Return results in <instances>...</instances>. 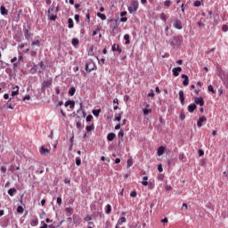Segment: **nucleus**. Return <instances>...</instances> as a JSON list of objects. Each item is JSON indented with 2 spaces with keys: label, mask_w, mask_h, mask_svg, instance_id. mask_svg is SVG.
<instances>
[{
  "label": "nucleus",
  "mask_w": 228,
  "mask_h": 228,
  "mask_svg": "<svg viewBox=\"0 0 228 228\" xmlns=\"http://www.w3.org/2000/svg\"><path fill=\"white\" fill-rule=\"evenodd\" d=\"M183 44V37L182 36H175L173 37V39L170 41L171 47H179Z\"/></svg>",
  "instance_id": "nucleus-1"
},
{
  "label": "nucleus",
  "mask_w": 228,
  "mask_h": 228,
  "mask_svg": "<svg viewBox=\"0 0 228 228\" xmlns=\"http://www.w3.org/2000/svg\"><path fill=\"white\" fill-rule=\"evenodd\" d=\"M138 6H140V4H138V1H133L130 5H128L127 10L129 13L133 14L135 12H138Z\"/></svg>",
  "instance_id": "nucleus-2"
},
{
  "label": "nucleus",
  "mask_w": 228,
  "mask_h": 228,
  "mask_svg": "<svg viewBox=\"0 0 228 228\" xmlns=\"http://www.w3.org/2000/svg\"><path fill=\"white\" fill-rule=\"evenodd\" d=\"M51 85H53V80H52V79L45 80V81L42 83L41 90H42L43 92H45V88H49V86H51Z\"/></svg>",
  "instance_id": "nucleus-3"
},
{
  "label": "nucleus",
  "mask_w": 228,
  "mask_h": 228,
  "mask_svg": "<svg viewBox=\"0 0 228 228\" xmlns=\"http://www.w3.org/2000/svg\"><path fill=\"white\" fill-rule=\"evenodd\" d=\"M94 67H95V64L93 61H90L86 64L85 69L87 72H92V70H94Z\"/></svg>",
  "instance_id": "nucleus-4"
},
{
  "label": "nucleus",
  "mask_w": 228,
  "mask_h": 228,
  "mask_svg": "<svg viewBox=\"0 0 228 228\" xmlns=\"http://www.w3.org/2000/svg\"><path fill=\"white\" fill-rule=\"evenodd\" d=\"M181 77H182V79H183V86H188V85L190 83V77H188V75L183 74L181 76Z\"/></svg>",
  "instance_id": "nucleus-5"
},
{
  "label": "nucleus",
  "mask_w": 228,
  "mask_h": 228,
  "mask_svg": "<svg viewBox=\"0 0 228 228\" xmlns=\"http://www.w3.org/2000/svg\"><path fill=\"white\" fill-rule=\"evenodd\" d=\"M182 70H183V68H181V67L174 68L172 69L173 76H175V77H177V76H179V72H182Z\"/></svg>",
  "instance_id": "nucleus-6"
},
{
  "label": "nucleus",
  "mask_w": 228,
  "mask_h": 228,
  "mask_svg": "<svg viewBox=\"0 0 228 228\" xmlns=\"http://www.w3.org/2000/svg\"><path fill=\"white\" fill-rule=\"evenodd\" d=\"M39 152H40V154H43V156H47V154H49V152H51V151L44 146H41Z\"/></svg>",
  "instance_id": "nucleus-7"
},
{
  "label": "nucleus",
  "mask_w": 228,
  "mask_h": 228,
  "mask_svg": "<svg viewBox=\"0 0 228 228\" xmlns=\"http://www.w3.org/2000/svg\"><path fill=\"white\" fill-rule=\"evenodd\" d=\"M208 120V118L204 116L200 117L198 122H197V126L198 127H202V123L206 122Z\"/></svg>",
  "instance_id": "nucleus-8"
},
{
  "label": "nucleus",
  "mask_w": 228,
  "mask_h": 228,
  "mask_svg": "<svg viewBox=\"0 0 228 228\" xmlns=\"http://www.w3.org/2000/svg\"><path fill=\"white\" fill-rule=\"evenodd\" d=\"M24 36H25L26 40H29V38H31V37H33V34L29 33V27L25 28Z\"/></svg>",
  "instance_id": "nucleus-9"
},
{
  "label": "nucleus",
  "mask_w": 228,
  "mask_h": 228,
  "mask_svg": "<svg viewBox=\"0 0 228 228\" xmlns=\"http://www.w3.org/2000/svg\"><path fill=\"white\" fill-rule=\"evenodd\" d=\"M65 108H68L69 106L70 110H73V108L76 106V102L74 101H68L64 103Z\"/></svg>",
  "instance_id": "nucleus-10"
},
{
  "label": "nucleus",
  "mask_w": 228,
  "mask_h": 228,
  "mask_svg": "<svg viewBox=\"0 0 228 228\" xmlns=\"http://www.w3.org/2000/svg\"><path fill=\"white\" fill-rule=\"evenodd\" d=\"M194 102L200 106H204V99L202 97H196Z\"/></svg>",
  "instance_id": "nucleus-11"
},
{
  "label": "nucleus",
  "mask_w": 228,
  "mask_h": 228,
  "mask_svg": "<svg viewBox=\"0 0 228 228\" xmlns=\"http://www.w3.org/2000/svg\"><path fill=\"white\" fill-rule=\"evenodd\" d=\"M179 100L183 106H184V92L179 91Z\"/></svg>",
  "instance_id": "nucleus-12"
},
{
  "label": "nucleus",
  "mask_w": 228,
  "mask_h": 228,
  "mask_svg": "<svg viewBox=\"0 0 228 228\" xmlns=\"http://www.w3.org/2000/svg\"><path fill=\"white\" fill-rule=\"evenodd\" d=\"M195 110H197V105L195 103L190 104L188 106L189 113H193V111H195Z\"/></svg>",
  "instance_id": "nucleus-13"
},
{
  "label": "nucleus",
  "mask_w": 228,
  "mask_h": 228,
  "mask_svg": "<svg viewBox=\"0 0 228 228\" xmlns=\"http://www.w3.org/2000/svg\"><path fill=\"white\" fill-rule=\"evenodd\" d=\"M174 28H175V29H183V25H181V21L176 20L174 23Z\"/></svg>",
  "instance_id": "nucleus-14"
},
{
  "label": "nucleus",
  "mask_w": 228,
  "mask_h": 228,
  "mask_svg": "<svg viewBox=\"0 0 228 228\" xmlns=\"http://www.w3.org/2000/svg\"><path fill=\"white\" fill-rule=\"evenodd\" d=\"M0 13L1 15H8V10L4 6H0Z\"/></svg>",
  "instance_id": "nucleus-15"
},
{
  "label": "nucleus",
  "mask_w": 228,
  "mask_h": 228,
  "mask_svg": "<svg viewBox=\"0 0 228 228\" xmlns=\"http://www.w3.org/2000/svg\"><path fill=\"white\" fill-rule=\"evenodd\" d=\"M12 90L14 91L12 92L11 95L12 97H15V95L19 94V86H15L14 87H12Z\"/></svg>",
  "instance_id": "nucleus-16"
},
{
  "label": "nucleus",
  "mask_w": 228,
  "mask_h": 228,
  "mask_svg": "<svg viewBox=\"0 0 228 228\" xmlns=\"http://www.w3.org/2000/svg\"><path fill=\"white\" fill-rule=\"evenodd\" d=\"M164 152H165V147L164 146H160V147L158 148V151H157L158 156H163Z\"/></svg>",
  "instance_id": "nucleus-17"
},
{
  "label": "nucleus",
  "mask_w": 228,
  "mask_h": 228,
  "mask_svg": "<svg viewBox=\"0 0 228 228\" xmlns=\"http://www.w3.org/2000/svg\"><path fill=\"white\" fill-rule=\"evenodd\" d=\"M115 133H110L108 135H107V140L109 142H113L115 140Z\"/></svg>",
  "instance_id": "nucleus-18"
},
{
  "label": "nucleus",
  "mask_w": 228,
  "mask_h": 228,
  "mask_svg": "<svg viewBox=\"0 0 228 228\" xmlns=\"http://www.w3.org/2000/svg\"><path fill=\"white\" fill-rule=\"evenodd\" d=\"M148 108H150V105H149V104L146 105V109H143V110H142L143 115H149V113H151V112H152V110L148 109Z\"/></svg>",
  "instance_id": "nucleus-19"
},
{
  "label": "nucleus",
  "mask_w": 228,
  "mask_h": 228,
  "mask_svg": "<svg viewBox=\"0 0 228 228\" xmlns=\"http://www.w3.org/2000/svg\"><path fill=\"white\" fill-rule=\"evenodd\" d=\"M118 141L124 142V130H120L118 134Z\"/></svg>",
  "instance_id": "nucleus-20"
},
{
  "label": "nucleus",
  "mask_w": 228,
  "mask_h": 228,
  "mask_svg": "<svg viewBox=\"0 0 228 228\" xmlns=\"http://www.w3.org/2000/svg\"><path fill=\"white\" fill-rule=\"evenodd\" d=\"M126 222H127V219H126V217L123 216L120 219H118V225H122V224H126Z\"/></svg>",
  "instance_id": "nucleus-21"
},
{
  "label": "nucleus",
  "mask_w": 228,
  "mask_h": 228,
  "mask_svg": "<svg viewBox=\"0 0 228 228\" xmlns=\"http://www.w3.org/2000/svg\"><path fill=\"white\" fill-rule=\"evenodd\" d=\"M68 24H69L68 28H69V29H72V28H74V20H73L71 18H69V19L68 20Z\"/></svg>",
  "instance_id": "nucleus-22"
},
{
  "label": "nucleus",
  "mask_w": 228,
  "mask_h": 228,
  "mask_svg": "<svg viewBox=\"0 0 228 228\" xmlns=\"http://www.w3.org/2000/svg\"><path fill=\"white\" fill-rule=\"evenodd\" d=\"M142 180H143L142 182V186H148L149 185V182H147V181H149V177L148 176H143Z\"/></svg>",
  "instance_id": "nucleus-23"
},
{
  "label": "nucleus",
  "mask_w": 228,
  "mask_h": 228,
  "mask_svg": "<svg viewBox=\"0 0 228 228\" xmlns=\"http://www.w3.org/2000/svg\"><path fill=\"white\" fill-rule=\"evenodd\" d=\"M16 191H17V190H15V188H11L8 190V195H10L11 197H13V195H15Z\"/></svg>",
  "instance_id": "nucleus-24"
},
{
  "label": "nucleus",
  "mask_w": 228,
  "mask_h": 228,
  "mask_svg": "<svg viewBox=\"0 0 228 228\" xmlns=\"http://www.w3.org/2000/svg\"><path fill=\"white\" fill-rule=\"evenodd\" d=\"M49 20H56L57 16L54 13L48 14Z\"/></svg>",
  "instance_id": "nucleus-25"
},
{
  "label": "nucleus",
  "mask_w": 228,
  "mask_h": 228,
  "mask_svg": "<svg viewBox=\"0 0 228 228\" xmlns=\"http://www.w3.org/2000/svg\"><path fill=\"white\" fill-rule=\"evenodd\" d=\"M72 45H74V47H76V45H79V39L77 38H73L71 41Z\"/></svg>",
  "instance_id": "nucleus-26"
},
{
  "label": "nucleus",
  "mask_w": 228,
  "mask_h": 228,
  "mask_svg": "<svg viewBox=\"0 0 228 228\" xmlns=\"http://www.w3.org/2000/svg\"><path fill=\"white\" fill-rule=\"evenodd\" d=\"M97 17H99V19H101L102 20H106V14L104 13L98 12Z\"/></svg>",
  "instance_id": "nucleus-27"
},
{
  "label": "nucleus",
  "mask_w": 228,
  "mask_h": 228,
  "mask_svg": "<svg viewBox=\"0 0 228 228\" xmlns=\"http://www.w3.org/2000/svg\"><path fill=\"white\" fill-rule=\"evenodd\" d=\"M69 94L71 96L74 95L76 94V87H74V86L70 87L69 90Z\"/></svg>",
  "instance_id": "nucleus-28"
},
{
  "label": "nucleus",
  "mask_w": 228,
  "mask_h": 228,
  "mask_svg": "<svg viewBox=\"0 0 228 228\" xmlns=\"http://www.w3.org/2000/svg\"><path fill=\"white\" fill-rule=\"evenodd\" d=\"M100 113H101V109L94 110H93V115H94V117H99Z\"/></svg>",
  "instance_id": "nucleus-29"
},
{
  "label": "nucleus",
  "mask_w": 228,
  "mask_h": 228,
  "mask_svg": "<svg viewBox=\"0 0 228 228\" xmlns=\"http://www.w3.org/2000/svg\"><path fill=\"white\" fill-rule=\"evenodd\" d=\"M87 133H90V131H94V129H95V126H94V125H91V126H87L86 127Z\"/></svg>",
  "instance_id": "nucleus-30"
},
{
  "label": "nucleus",
  "mask_w": 228,
  "mask_h": 228,
  "mask_svg": "<svg viewBox=\"0 0 228 228\" xmlns=\"http://www.w3.org/2000/svg\"><path fill=\"white\" fill-rule=\"evenodd\" d=\"M17 213H20V215H22V213H24V208H22V206H18Z\"/></svg>",
  "instance_id": "nucleus-31"
},
{
  "label": "nucleus",
  "mask_w": 228,
  "mask_h": 228,
  "mask_svg": "<svg viewBox=\"0 0 228 228\" xmlns=\"http://www.w3.org/2000/svg\"><path fill=\"white\" fill-rule=\"evenodd\" d=\"M106 208H107V209L105 210V213H106L107 215H110V213H111V205L108 204V205L106 206Z\"/></svg>",
  "instance_id": "nucleus-32"
},
{
  "label": "nucleus",
  "mask_w": 228,
  "mask_h": 228,
  "mask_svg": "<svg viewBox=\"0 0 228 228\" xmlns=\"http://www.w3.org/2000/svg\"><path fill=\"white\" fill-rule=\"evenodd\" d=\"M171 4H172V2L170 0H166L164 2V6H167V8H170Z\"/></svg>",
  "instance_id": "nucleus-33"
},
{
  "label": "nucleus",
  "mask_w": 228,
  "mask_h": 228,
  "mask_svg": "<svg viewBox=\"0 0 228 228\" xmlns=\"http://www.w3.org/2000/svg\"><path fill=\"white\" fill-rule=\"evenodd\" d=\"M121 118H122V114H116L114 120L120 122Z\"/></svg>",
  "instance_id": "nucleus-34"
},
{
  "label": "nucleus",
  "mask_w": 228,
  "mask_h": 228,
  "mask_svg": "<svg viewBox=\"0 0 228 228\" xmlns=\"http://www.w3.org/2000/svg\"><path fill=\"white\" fill-rule=\"evenodd\" d=\"M31 45H37V47H40V40L33 41Z\"/></svg>",
  "instance_id": "nucleus-35"
},
{
  "label": "nucleus",
  "mask_w": 228,
  "mask_h": 228,
  "mask_svg": "<svg viewBox=\"0 0 228 228\" xmlns=\"http://www.w3.org/2000/svg\"><path fill=\"white\" fill-rule=\"evenodd\" d=\"M200 4H202V3H200V1H199V0L194 1L193 5H194L196 8H199V6H200Z\"/></svg>",
  "instance_id": "nucleus-36"
},
{
  "label": "nucleus",
  "mask_w": 228,
  "mask_h": 228,
  "mask_svg": "<svg viewBox=\"0 0 228 228\" xmlns=\"http://www.w3.org/2000/svg\"><path fill=\"white\" fill-rule=\"evenodd\" d=\"M130 167H133V159H127V168H130Z\"/></svg>",
  "instance_id": "nucleus-37"
},
{
  "label": "nucleus",
  "mask_w": 228,
  "mask_h": 228,
  "mask_svg": "<svg viewBox=\"0 0 228 228\" xmlns=\"http://www.w3.org/2000/svg\"><path fill=\"white\" fill-rule=\"evenodd\" d=\"M124 39L126 40V45H127V44H130V41H129V35L126 34V35L124 36Z\"/></svg>",
  "instance_id": "nucleus-38"
},
{
  "label": "nucleus",
  "mask_w": 228,
  "mask_h": 228,
  "mask_svg": "<svg viewBox=\"0 0 228 228\" xmlns=\"http://www.w3.org/2000/svg\"><path fill=\"white\" fill-rule=\"evenodd\" d=\"M208 92H211L212 94H215V88H213V86H208Z\"/></svg>",
  "instance_id": "nucleus-39"
},
{
  "label": "nucleus",
  "mask_w": 228,
  "mask_h": 228,
  "mask_svg": "<svg viewBox=\"0 0 228 228\" xmlns=\"http://www.w3.org/2000/svg\"><path fill=\"white\" fill-rule=\"evenodd\" d=\"M76 165H77V167H79L81 165V159L80 158H76Z\"/></svg>",
  "instance_id": "nucleus-40"
},
{
  "label": "nucleus",
  "mask_w": 228,
  "mask_h": 228,
  "mask_svg": "<svg viewBox=\"0 0 228 228\" xmlns=\"http://www.w3.org/2000/svg\"><path fill=\"white\" fill-rule=\"evenodd\" d=\"M180 118H181V120H184V119L186 118V115L184 114L183 111H182V112L180 113Z\"/></svg>",
  "instance_id": "nucleus-41"
},
{
  "label": "nucleus",
  "mask_w": 228,
  "mask_h": 228,
  "mask_svg": "<svg viewBox=\"0 0 228 228\" xmlns=\"http://www.w3.org/2000/svg\"><path fill=\"white\" fill-rule=\"evenodd\" d=\"M92 118H94V116L92 115H88L86 118V122H91L92 121Z\"/></svg>",
  "instance_id": "nucleus-42"
},
{
  "label": "nucleus",
  "mask_w": 228,
  "mask_h": 228,
  "mask_svg": "<svg viewBox=\"0 0 228 228\" xmlns=\"http://www.w3.org/2000/svg\"><path fill=\"white\" fill-rule=\"evenodd\" d=\"M84 220H85L86 222H90V220H92V216H91L90 215H87V216L84 218Z\"/></svg>",
  "instance_id": "nucleus-43"
},
{
  "label": "nucleus",
  "mask_w": 228,
  "mask_h": 228,
  "mask_svg": "<svg viewBox=\"0 0 228 228\" xmlns=\"http://www.w3.org/2000/svg\"><path fill=\"white\" fill-rule=\"evenodd\" d=\"M160 19H161L162 20H167V15H166L164 12H162V13L160 14Z\"/></svg>",
  "instance_id": "nucleus-44"
},
{
  "label": "nucleus",
  "mask_w": 228,
  "mask_h": 228,
  "mask_svg": "<svg viewBox=\"0 0 228 228\" xmlns=\"http://www.w3.org/2000/svg\"><path fill=\"white\" fill-rule=\"evenodd\" d=\"M112 51L113 52H115V51H117V49H118V45H117V44H114L113 45H112Z\"/></svg>",
  "instance_id": "nucleus-45"
},
{
  "label": "nucleus",
  "mask_w": 228,
  "mask_h": 228,
  "mask_svg": "<svg viewBox=\"0 0 228 228\" xmlns=\"http://www.w3.org/2000/svg\"><path fill=\"white\" fill-rule=\"evenodd\" d=\"M7 108H8V110H13V108H15V106H12V103L7 102Z\"/></svg>",
  "instance_id": "nucleus-46"
},
{
  "label": "nucleus",
  "mask_w": 228,
  "mask_h": 228,
  "mask_svg": "<svg viewBox=\"0 0 228 228\" xmlns=\"http://www.w3.org/2000/svg\"><path fill=\"white\" fill-rule=\"evenodd\" d=\"M148 97H154V90H151V92L148 94Z\"/></svg>",
  "instance_id": "nucleus-47"
},
{
  "label": "nucleus",
  "mask_w": 228,
  "mask_h": 228,
  "mask_svg": "<svg viewBox=\"0 0 228 228\" xmlns=\"http://www.w3.org/2000/svg\"><path fill=\"white\" fill-rule=\"evenodd\" d=\"M31 99V96L29 94L25 95L23 98V101H29Z\"/></svg>",
  "instance_id": "nucleus-48"
},
{
  "label": "nucleus",
  "mask_w": 228,
  "mask_h": 228,
  "mask_svg": "<svg viewBox=\"0 0 228 228\" xmlns=\"http://www.w3.org/2000/svg\"><path fill=\"white\" fill-rule=\"evenodd\" d=\"M222 30L224 31V33L227 32L228 31L227 25H224L223 28H222Z\"/></svg>",
  "instance_id": "nucleus-49"
},
{
  "label": "nucleus",
  "mask_w": 228,
  "mask_h": 228,
  "mask_svg": "<svg viewBox=\"0 0 228 228\" xmlns=\"http://www.w3.org/2000/svg\"><path fill=\"white\" fill-rule=\"evenodd\" d=\"M136 195H137V193H136L135 191H133L130 193V197H133V198L136 197Z\"/></svg>",
  "instance_id": "nucleus-50"
},
{
  "label": "nucleus",
  "mask_w": 228,
  "mask_h": 228,
  "mask_svg": "<svg viewBox=\"0 0 228 228\" xmlns=\"http://www.w3.org/2000/svg\"><path fill=\"white\" fill-rule=\"evenodd\" d=\"M158 170L159 172H163V166L161 164L158 166Z\"/></svg>",
  "instance_id": "nucleus-51"
},
{
  "label": "nucleus",
  "mask_w": 228,
  "mask_h": 228,
  "mask_svg": "<svg viewBox=\"0 0 228 228\" xmlns=\"http://www.w3.org/2000/svg\"><path fill=\"white\" fill-rule=\"evenodd\" d=\"M53 12H54V7L52 6L48 9V14L53 13Z\"/></svg>",
  "instance_id": "nucleus-52"
},
{
  "label": "nucleus",
  "mask_w": 228,
  "mask_h": 228,
  "mask_svg": "<svg viewBox=\"0 0 228 228\" xmlns=\"http://www.w3.org/2000/svg\"><path fill=\"white\" fill-rule=\"evenodd\" d=\"M127 15V12L124 11L120 12V17H126Z\"/></svg>",
  "instance_id": "nucleus-53"
},
{
  "label": "nucleus",
  "mask_w": 228,
  "mask_h": 228,
  "mask_svg": "<svg viewBox=\"0 0 228 228\" xmlns=\"http://www.w3.org/2000/svg\"><path fill=\"white\" fill-rule=\"evenodd\" d=\"M120 22H127V18L126 17H122L120 19Z\"/></svg>",
  "instance_id": "nucleus-54"
},
{
  "label": "nucleus",
  "mask_w": 228,
  "mask_h": 228,
  "mask_svg": "<svg viewBox=\"0 0 228 228\" xmlns=\"http://www.w3.org/2000/svg\"><path fill=\"white\" fill-rule=\"evenodd\" d=\"M57 204L59 205V206H61V198H57Z\"/></svg>",
  "instance_id": "nucleus-55"
},
{
  "label": "nucleus",
  "mask_w": 228,
  "mask_h": 228,
  "mask_svg": "<svg viewBox=\"0 0 228 228\" xmlns=\"http://www.w3.org/2000/svg\"><path fill=\"white\" fill-rule=\"evenodd\" d=\"M60 93H61L60 87H56V88H55V94H56L57 95H60Z\"/></svg>",
  "instance_id": "nucleus-56"
},
{
  "label": "nucleus",
  "mask_w": 228,
  "mask_h": 228,
  "mask_svg": "<svg viewBox=\"0 0 228 228\" xmlns=\"http://www.w3.org/2000/svg\"><path fill=\"white\" fill-rule=\"evenodd\" d=\"M75 20L76 22H79V14L75 15Z\"/></svg>",
  "instance_id": "nucleus-57"
},
{
  "label": "nucleus",
  "mask_w": 228,
  "mask_h": 228,
  "mask_svg": "<svg viewBox=\"0 0 228 228\" xmlns=\"http://www.w3.org/2000/svg\"><path fill=\"white\" fill-rule=\"evenodd\" d=\"M182 209H188V204L183 203V207H182Z\"/></svg>",
  "instance_id": "nucleus-58"
},
{
  "label": "nucleus",
  "mask_w": 228,
  "mask_h": 228,
  "mask_svg": "<svg viewBox=\"0 0 228 228\" xmlns=\"http://www.w3.org/2000/svg\"><path fill=\"white\" fill-rule=\"evenodd\" d=\"M66 213H72L71 208H66Z\"/></svg>",
  "instance_id": "nucleus-59"
},
{
  "label": "nucleus",
  "mask_w": 228,
  "mask_h": 228,
  "mask_svg": "<svg viewBox=\"0 0 228 228\" xmlns=\"http://www.w3.org/2000/svg\"><path fill=\"white\" fill-rule=\"evenodd\" d=\"M223 174L226 177V180L228 181V170L224 171Z\"/></svg>",
  "instance_id": "nucleus-60"
},
{
  "label": "nucleus",
  "mask_w": 228,
  "mask_h": 228,
  "mask_svg": "<svg viewBox=\"0 0 228 228\" xmlns=\"http://www.w3.org/2000/svg\"><path fill=\"white\" fill-rule=\"evenodd\" d=\"M4 99H5V100L10 99V95L8 94H4Z\"/></svg>",
  "instance_id": "nucleus-61"
},
{
  "label": "nucleus",
  "mask_w": 228,
  "mask_h": 228,
  "mask_svg": "<svg viewBox=\"0 0 228 228\" xmlns=\"http://www.w3.org/2000/svg\"><path fill=\"white\" fill-rule=\"evenodd\" d=\"M198 153H199V156H202L204 154V151L199 150Z\"/></svg>",
  "instance_id": "nucleus-62"
},
{
  "label": "nucleus",
  "mask_w": 228,
  "mask_h": 228,
  "mask_svg": "<svg viewBox=\"0 0 228 228\" xmlns=\"http://www.w3.org/2000/svg\"><path fill=\"white\" fill-rule=\"evenodd\" d=\"M1 172H3V174H4L6 172V167H1Z\"/></svg>",
  "instance_id": "nucleus-63"
},
{
  "label": "nucleus",
  "mask_w": 228,
  "mask_h": 228,
  "mask_svg": "<svg viewBox=\"0 0 228 228\" xmlns=\"http://www.w3.org/2000/svg\"><path fill=\"white\" fill-rule=\"evenodd\" d=\"M30 54H31V56L35 57V56H37V52L32 51V52L30 53Z\"/></svg>",
  "instance_id": "nucleus-64"
}]
</instances>
